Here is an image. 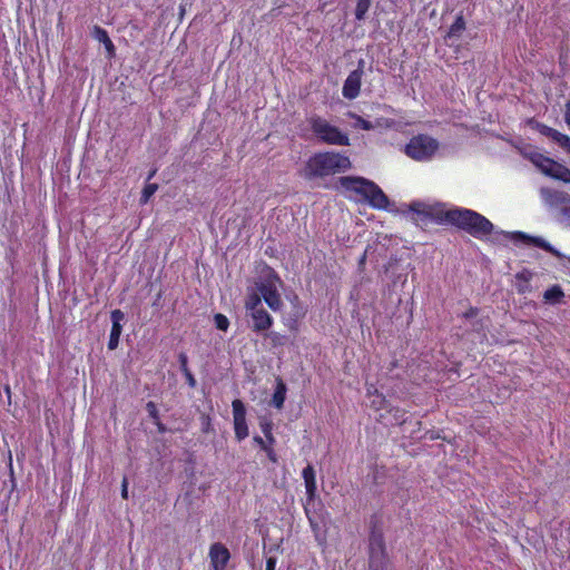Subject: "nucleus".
<instances>
[{
    "instance_id": "1",
    "label": "nucleus",
    "mask_w": 570,
    "mask_h": 570,
    "mask_svg": "<svg viewBox=\"0 0 570 570\" xmlns=\"http://www.w3.org/2000/svg\"><path fill=\"white\" fill-rule=\"evenodd\" d=\"M337 184L338 188L351 200L366 203L372 208L380 210H385L390 206L389 197L373 180L361 176H342Z\"/></svg>"
},
{
    "instance_id": "2",
    "label": "nucleus",
    "mask_w": 570,
    "mask_h": 570,
    "mask_svg": "<svg viewBox=\"0 0 570 570\" xmlns=\"http://www.w3.org/2000/svg\"><path fill=\"white\" fill-rule=\"evenodd\" d=\"M352 168L347 156L336 151H320L311 156L305 163L303 177L307 180L324 178Z\"/></svg>"
},
{
    "instance_id": "3",
    "label": "nucleus",
    "mask_w": 570,
    "mask_h": 570,
    "mask_svg": "<svg viewBox=\"0 0 570 570\" xmlns=\"http://www.w3.org/2000/svg\"><path fill=\"white\" fill-rule=\"evenodd\" d=\"M416 217L415 220L421 225L436 224V225H454L458 227L463 226V210L462 209H448L444 204H426L422 202H413L409 206Z\"/></svg>"
},
{
    "instance_id": "4",
    "label": "nucleus",
    "mask_w": 570,
    "mask_h": 570,
    "mask_svg": "<svg viewBox=\"0 0 570 570\" xmlns=\"http://www.w3.org/2000/svg\"><path fill=\"white\" fill-rule=\"evenodd\" d=\"M368 570H391L393 562L387 551L382 522L372 517L367 538Z\"/></svg>"
},
{
    "instance_id": "5",
    "label": "nucleus",
    "mask_w": 570,
    "mask_h": 570,
    "mask_svg": "<svg viewBox=\"0 0 570 570\" xmlns=\"http://www.w3.org/2000/svg\"><path fill=\"white\" fill-rule=\"evenodd\" d=\"M307 122L312 132L321 142L334 146H350L348 135L325 118L312 115L307 118Z\"/></svg>"
},
{
    "instance_id": "6",
    "label": "nucleus",
    "mask_w": 570,
    "mask_h": 570,
    "mask_svg": "<svg viewBox=\"0 0 570 570\" xmlns=\"http://www.w3.org/2000/svg\"><path fill=\"white\" fill-rule=\"evenodd\" d=\"M438 149L439 141L436 139L425 134H419L409 140L404 153L413 160L428 161L435 155Z\"/></svg>"
},
{
    "instance_id": "7",
    "label": "nucleus",
    "mask_w": 570,
    "mask_h": 570,
    "mask_svg": "<svg viewBox=\"0 0 570 570\" xmlns=\"http://www.w3.org/2000/svg\"><path fill=\"white\" fill-rule=\"evenodd\" d=\"M540 196L547 206L558 212V222L570 228V195L543 187L540 189Z\"/></svg>"
},
{
    "instance_id": "8",
    "label": "nucleus",
    "mask_w": 570,
    "mask_h": 570,
    "mask_svg": "<svg viewBox=\"0 0 570 570\" xmlns=\"http://www.w3.org/2000/svg\"><path fill=\"white\" fill-rule=\"evenodd\" d=\"M527 156L546 176L563 183H570V169L564 165L537 151H532Z\"/></svg>"
},
{
    "instance_id": "9",
    "label": "nucleus",
    "mask_w": 570,
    "mask_h": 570,
    "mask_svg": "<svg viewBox=\"0 0 570 570\" xmlns=\"http://www.w3.org/2000/svg\"><path fill=\"white\" fill-rule=\"evenodd\" d=\"M493 230V224L481 214L465 208V233L478 239L487 238Z\"/></svg>"
},
{
    "instance_id": "10",
    "label": "nucleus",
    "mask_w": 570,
    "mask_h": 570,
    "mask_svg": "<svg viewBox=\"0 0 570 570\" xmlns=\"http://www.w3.org/2000/svg\"><path fill=\"white\" fill-rule=\"evenodd\" d=\"M234 416V431L237 441H243L248 436V426L246 422V409L244 403L236 399L232 402Z\"/></svg>"
},
{
    "instance_id": "11",
    "label": "nucleus",
    "mask_w": 570,
    "mask_h": 570,
    "mask_svg": "<svg viewBox=\"0 0 570 570\" xmlns=\"http://www.w3.org/2000/svg\"><path fill=\"white\" fill-rule=\"evenodd\" d=\"M362 77H363V61L358 62V67L351 71L347 78L344 81L342 94L346 99H355L358 97L362 86Z\"/></svg>"
},
{
    "instance_id": "12",
    "label": "nucleus",
    "mask_w": 570,
    "mask_h": 570,
    "mask_svg": "<svg viewBox=\"0 0 570 570\" xmlns=\"http://www.w3.org/2000/svg\"><path fill=\"white\" fill-rule=\"evenodd\" d=\"M208 556L213 570H226L230 559V552L223 543H213L209 548Z\"/></svg>"
},
{
    "instance_id": "13",
    "label": "nucleus",
    "mask_w": 570,
    "mask_h": 570,
    "mask_svg": "<svg viewBox=\"0 0 570 570\" xmlns=\"http://www.w3.org/2000/svg\"><path fill=\"white\" fill-rule=\"evenodd\" d=\"M248 315L252 320L250 328L257 334L264 335L273 326L274 320L265 308L256 309Z\"/></svg>"
},
{
    "instance_id": "14",
    "label": "nucleus",
    "mask_w": 570,
    "mask_h": 570,
    "mask_svg": "<svg viewBox=\"0 0 570 570\" xmlns=\"http://www.w3.org/2000/svg\"><path fill=\"white\" fill-rule=\"evenodd\" d=\"M258 292L271 309L275 312L281 309L283 302L276 286L273 283H262L258 286Z\"/></svg>"
},
{
    "instance_id": "15",
    "label": "nucleus",
    "mask_w": 570,
    "mask_h": 570,
    "mask_svg": "<svg viewBox=\"0 0 570 570\" xmlns=\"http://www.w3.org/2000/svg\"><path fill=\"white\" fill-rule=\"evenodd\" d=\"M111 317V331L109 334L108 348L110 351L116 350L119 345V338L122 332L121 322L125 318V314L120 309H114L110 314Z\"/></svg>"
},
{
    "instance_id": "16",
    "label": "nucleus",
    "mask_w": 570,
    "mask_h": 570,
    "mask_svg": "<svg viewBox=\"0 0 570 570\" xmlns=\"http://www.w3.org/2000/svg\"><path fill=\"white\" fill-rule=\"evenodd\" d=\"M302 476L306 489V495L308 501H313L316 495V476L313 465L308 464L303 469Z\"/></svg>"
},
{
    "instance_id": "17",
    "label": "nucleus",
    "mask_w": 570,
    "mask_h": 570,
    "mask_svg": "<svg viewBox=\"0 0 570 570\" xmlns=\"http://www.w3.org/2000/svg\"><path fill=\"white\" fill-rule=\"evenodd\" d=\"M515 236L518 238H521L523 240H527V243L532 244L539 248H542L549 253H551L553 256L558 258L564 257L557 248H554L550 243H548L546 239L541 237H531L523 233H517Z\"/></svg>"
},
{
    "instance_id": "18",
    "label": "nucleus",
    "mask_w": 570,
    "mask_h": 570,
    "mask_svg": "<svg viewBox=\"0 0 570 570\" xmlns=\"http://www.w3.org/2000/svg\"><path fill=\"white\" fill-rule=\"evenodd\" d=\"M286 384L281 377H277L275 381V390L271 400V405L277 410H282L286 400Z\"/></svg>"
},
{
    "instance_id": "19",
    "label": "nucleus",
    "mask_w": 570,
    "mask_h": 570,
    "mask_svg": "<svg viewBox=\"0 0 570 570\" xmlns=\"http://www.w3.org/2000/svg\"><path fill=\"white\" fill-rule=\"evenodd\" d=\"M94 36L99 42H101L104 45V47L107 50L109 56L115 55V45L111 41L108 32L104 28H101L99 26H95L94 27Z\"/></svg>"
},
{
    "instance_id": "20",
    "label": "nucleus",
    "mask_w": 570,
    "mask_h": 570,
    "mask_svg": "<svg viewBox=\"0 0 570 570\" xmlns=\"http://www.w3.org/2000/svg\"><path fill=\"white\" fill-rule=\"evenodd\" d=\"M535 129L543 136L551 138L553 141H556L559 146L562 142L563 138L566 137L564 134L558 131L557 129H553L544 124H537Z\"/></svg>"
},
{
    "instance_id": "21",
    "label": "nucleus",
    "mask_w": 570,
    "mask_h": 570,
    "mask_svg": "<svg viewBox=\"0 0 570 570\" xmlns=\"http://www.w3.org/2000/svg\"><path fill=\"white\" fill-rule=\"evenodd\" d=\"M531 274L528 271L520 272L515 275V288L518 293L524 294L530 291Z\"/></svg>"
},
{
    "instance_id": "22",
    "label": "nucleus",
    "mask_w": 570,
    "mask_h": 570,
    "mask_svg": "<svg viewBox=\"0 0 570 570\" xmlns=\"http://www.w3.org/2000/svg\"><path fill=\"white\" fill-rule=\"evenodd\" d=\"M563 296V291L559 285H554L543 293L544 302L550 304L559 303Z\"/></svg>"
},
{
    "instance_id": "23",
    "label": "nucleus",
    "mask_w": 570,
    "mask_h": 570,
    "mask_svg": "<svg viewBox=\"0 0 570 570\" xmlns=\"http://www.w3.org/2000/svg\"><path fill=\"white\" fill-rule=\"evenodd\" d=\"M461 29H463V16L461 13H459L455 18L454 23L451 26V28L445 37V41L449 45H453V39L455 37H459V32Z\"/></svg>"
},
{
    "instance_id": "24",
    "label": "nucleus",
    "mask_w": 570,
    "mask_h": 570,
    "mask_svg": "<svg viewBox=\"0 0 570 570\" xmlns=\"http://www.w3.org/2000/svg\"><path fill=\"white\" fill-rule=\"evenodd\" d=\"M263 336L269 341L273 348L284 346L288 341L286 335L278 332H266Z\"/></svg>"
},
{
    "instance_id": "25",
    "label": "nucleus",
    "mask_w": 570,
    "mask_h": 570,
    "mask_svg": "<svg viewBox=\"0 0 570 570\" xmlns=\"http://www.w3.org/2000/svg\"><path fill=\"white\" fill-rule=\"evenodd\" d=\"M371 7V0H357L355 7V19L362 21Z\"/></svg>"
},
{
    "instance_id": "26",
    "label": "nucleus",
    "mask_w": 570,
    "mask_h": 570,
    "mask_svg": "<svg viewBox=\"0 0 570 570\" xmlns=\"http://www.w3.org/2000/svg\"><path fill=\"white\" fill-rule=\"evenodd\" d=\"M246 311L252 313L256 309L264 308L262 305V295L261 294H252L248 296L245 303Z\"/></svg>"
},
{
    "instance_id": "27",
    "label": "nucleus",
    "mask_w": 570,
    "mask_h": 570,
    "mask_svg": "<svg viewBox=\"0 0 570 570\" xmlns=\"http://www.w3.org/2000/svg\"><path fill=\"white\" fill-rule=\"evenodd\" d=\"M157 190H158V184H156V183H148V184H146L145 187L142 188L139 203L141 205H146L149 202V199L151 198V196Z\"/></svg>"
},
{
    "instance_id": "28",
    "label": "nucleus",
    "mask_w": 570,
    "mask_h": 570,
    "mask_svg": "<svg viewBox=\"0 0 570 570\" xmlns=\"http://www.w3.org/2000/svg\"><path fill=\"white\" fill-rule=\"evenodd\" d=\"M348 117L354 119L356 127L363 130H372L374 128L373 124L370 120H366L356 114L348 112Z\"/></svg>"
},
{
    "instance_id": "29",
    "label": "nucleus",
    "mask_w": 570,
    "mask_h": 570,
    "mask_svg": "<svg viewBox=\"0 0 570 570\" xmlns=\"http://www.w3.org/2000/svg\"><path fill=\"white\" fill-rule=\"evenodd\" d=\"M214 322L216 328L219 331L226 332L229 327V320L222 313H217L214 315Z\"/></svg>"
},
{
    "instance_id": "30",
    "label": "nucleus",
    "mask_w": 570,
    "mask_h": 570,
    "mask_svg": "<svg viewBox=\"0 0 570 570\" xmlns=\"http://www.w3.org/2000/svg\"><path fill=\"white\" fill-rule=\"evenodd\" d=\"M146 410L148 412L149 417L153 421H156L159 419V412H158V409H157V405L155 402H153V401L147 402Z\"/></svg>"
},
{
    "instance_id": "31",
    "label": "nucleus",
    "mask_w": 570,
    "mask_h": 570,
    "mask_svg": "<svg viewBox=\"0 0 570 570\" xmlns=\"http://www.w3.org/2000/svg\"><path fill=\"white\" fill-rule=\"evenodd\" d=\"M259 428L265 436H268L273 433V422L269 420L261 421Z\"/></svg>"
},
{
    "instance_id": "32",
    "label": "nucleus",
    "mask_w": 570,
    "mask_h": 570,
    "mask_svg": "<svg viewBox=\"0 0 570 570\" xmlns=\"http://www.w3.org/2000/svg\"><path fill=\"white\" fill-rule=\"evenodd\" d=\"M263 451L266 453V455L271 462L277 463L278 459H277V454L274 450V446H272L271 444H267Z\"/></svg>"
},
{
    "instance_id": "33",
    "label": "nucleus",
    "mask_w": 570,
    "mask_h": 570,
    "mask_svg": "<svg viewBox=\"0 0 570 570\" xmlns=\"http://www.w3.org/2000/svg\"><path fill=\"white\" fill-rule=\"evenodd\" d=\"M202 419V425H203V432H209L212 430V419L208 414H203L200 416Z\"/></svg>"
},
{
    "instance_id": "34",
    "label": "nucleus",
    "mask_w": 570,
    "mask_h": 570,
    "mask_svg": "<svg viewBox=\"0 0 570 570\" xmlns=\"http://www.w3.org/2000/svg\"><path fill=\"white\" fill-rule=\"evenodd\" d=\"M181 373L184 374L188 386L191 389H195L197 382H196V379H195L194 374L191 373V371L187 370V372H181Z\"/></svg>"
},
{
    "instance_id": "35",
    "label": "nucleus",
    "mask_w": 570,
    "mask_h": 570,
    "mask_svg": "<svg viewBox=\"0 0 570 570\" xmlns=\"http://www.w3.org/2000/svg\"><path fill=\"white\" fill-rule=\"evenodd\" d=\"M178 362H179V365H180V371L181 372H187V370H189L188 367V357L185 353H180L178 355Z\"/></svg>"
},
{
    "instance_id": "36",
    "label": "nucleus",
    "mask_w": 570,
    "mask_h": 570,
    "mask_svg": "<svg viewBox=\"0 0 570 570\" xmlns=\"http://www.w3.org/2000/svg\"><path fill=\"white\" fill-rule=\"evenodd\" d=\"M121 498L127 500L128 499V480L125 476L121 482Z\"/></svg>"
},
{
    "instance_id": "37",
    "label": "nucleus",
    "mask_w": 570,
    "mask_h": 570,
    "mask_svg": "<svg viewBox=\"0 0 570 570\" xmlns=\"http://www.w3.org/2000/svg\"><path fill=\"white\" fill-rule=\"evenodd\" d=\"M277 560L274 557H269L266 560V570H275Z\"/></svg>"
},
{
    "instance_id": "38",
    "label": "nucleus",
    "mask_w": 570,
    "mask_h": 570,
    "mask_svg": "<svg viewBox=\"0 0 570 570\" xmlns=\"http://www.w3.org/2000/svg\"><path fill=\"white\" fill-rule=\"evenodd\" d=\"M154 424L157 426V431L159 433H165L167 431L166 425L160 421V417L154 421Z\"/></svg>"
},
{
    "instance_id": "39",
    "label": "nucleus",
    "mask_w": 570,
    "mask_h": 570,
    "mask_svg": "<svg viewBox=\"0 0 570 570\" xmlns=\"http://www.w3.org/2000/svg\"><path fill=\"white\" fill-rule=\"evenodd\" d=\"M560 147H562L567 153L570 154V137L566 135L562 142L560 144Z\"/></svg>"
},
{
    "instance_id": "40",
    "label": "nucleus",
    "mask_w": 570,
    "mask_h": 570,
    "mask_svg": "<svg viewBox=\"0 0 570 570\" xmlns=\"http://www.w3.org/2000/svg\"><path fill=\"white\" fill-rule=\"evenodd\" d=\"M564 121L568 126H570V100L566 104Z\"/></svg>"
},
{
    "instance_id": "41",
    "label": "nucleus",
    "mask_w": 570,
    "mask_h": 570,
    "mask_svg": "<svg viewBox=\"0 0 570 570\" xmlns=\"http://www.w3.org/2000/svg\"><path fill=\"white\" fill-rule=\"evenodd\" d=\"M254 442L257 443L262 450L267 445V442L259 435L254 436Z\"/></svg>"
},
{
    "instance_id": "42",
    "label": "nucleus",
    "mask_w": 570,
    "mask_h": 570,
    "mask_svg": "<svg viewBox=\"0 0 570 570\" xmlns=\"http://www.w3.org/2000/svg\"><path fill=\"white\" fill-rule=\"evenodd\" d=\"M265 438H266L265 441L267 442V444H271L272 446H274L276 440H275L273 433L271 435H268V436H265Z\"/></svg>"
},
{
    "instance_id": "43",
    "label": "nucleus",
    "mask_w": 570,
    "mask_h": 570,
    "mask_svg": "<svg viewBox=\"0 0 570 570\" xmlns=\"http://www.w3.org/2000/svg\"><path fill=\"white\" fill-rule=\"evenodd\" d=\"M156 173H157L156 169L150 170L148 176H147V180H150L156 175Z\"/></svg>"
},
{
    "instance_id": "44",
    "label": "nucleus",
    "mask_w": 570,
    "mask_h": 570,
    "mask_svg": "<svg viewBox=\"0 0 570 570\" xmlns=\"http://www.w3.org/2000/svg\"><path fill=\"white\" fill-rule=\"evenodd\" d=\"M365 258H366V254L364 253L363 256L360 259V264H363L365 262Z\"/></svg>"
},
{
    "instance_id": "45",
    "label": "nucleus",
    "mask_w": 570,
    "mask_h": 570,
    "mask_svg": "<svg viewBox=\"0 0 570 570\" xmlns=\"http://www.w3.org/2000/svg\"><path fill=\"white\" fill-rule=\"evenodd\" d=\"M404 414H405V412L403 411L402 415H401V421L399 422L400 424H403L405 422V419H403Z\"/></svg>"
},
{
    "instance_id": "46",
    "label": "nucleus",
    "mask_w": 570,
    "mask_h": 570,
    "mask_svg": "<svg viewBox=\"0 0 570 570\" xmlns=\"http://www.w3.org/2000/svg\"><path fill=\"white\" fill-rule=\"evenodd\" d=\"M6 391H7L8 394H10V387L9 386L6 387Z\"/></svg>"
}]
</instances>
